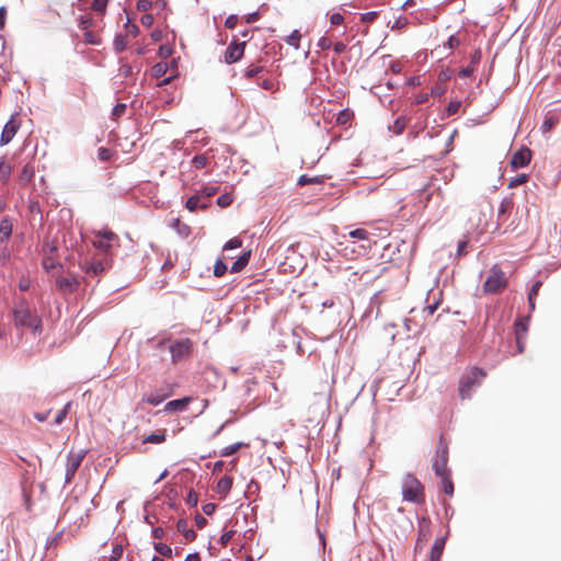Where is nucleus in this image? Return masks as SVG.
I'll return each mask as SVG.
<instances>
[{
	"label": "nucleus",
	"instance_id": "nucleus-1",
	"mask_svg": "<svg viewBox=\"0 0 561 561\" xmlns=\"http://www.w3.org/2000/svg\"><path fill=\"white\" fill-rule=\"evenodd\" d=\"M13 321L15 327L25 328L33 333L42 332V319L31 310L26 301H19L13 308Z\"/></svg>",
	"mask_w": 561,
	"mask_h": 561
},
{
	"label": "nucleus",
	"instance_id": "nucleus-2",
	"mask_svg": "<svg viewBox=\"0 0 561 561\" xmlns=\"http://www.w3.org/2000/svg\"><path fill=\"white\" fill-rule=\"evenodd\" d=\"M92 244L105 256L112 259V251L119 247V237L107 228L93 231Z\"/></svg>",
	"mask_w": 561,
	"mask_h": 561
},
{
	"label": "nucleus",
	"instance_id": "nucleus-3",
	"mask_svg": "<svg viewBox=\"0 0 561 561\" xmlns=\"http://www.w3.org/2000/svg\"><path fill=\"white\" fill-rule=\"evenodd\" d=\"M402 497L403 501L421 503L424 501V489L420 480L411 473L402 478Z\"/></svg>",
	"mask_w": 561,
	"mask_h": 561
},
{
	"label": "nucleus",
	"instance_id": "nucleus-4",
	"mask_svg": "<svg viewBox=\"0 0 561 561\" xmlns=\"http://www.w3.org/2000/svg\"><path fill=\"white\" fill-rule=\"evenodd\" d=\"M486 376L485 371L473 367L466 375L462 376L459 385V394L462 399L471 398L472 389L481 385Z\"/></svg>",
	"mask_w": 561,
	"mask_h": 561
},
{
	"label": "nucleus",
	"instance_id": "nucleus-5",
	"mask_svg": "<svg viewBox=\"0 0 561 561\" xmlns=\"http://www.w3.org/2000/svg\"><path fill=\"white\" fill-rule=\"evenodd\" d=\"M506 286L507 278L504 272L500 267L493 266L483 284V291L485 294H495Z\"/></svg>",
	"mask_w": 561,
	"mask_h": 561
},
{
	"label": "nucleus",
	"instance_id": "nucleus-6",
	"mask_svg": "<svg viewBox=\"0 0 561 561\" xmlns=\"http://www.w3.org/2000/svg\"><path fill=\"white\" fill-rule=\"evenodd\" d=\"M56 252L57 245L55 242L47 241L44 243L42 266L46 272L51 273L53 276L55 275V271L62 268V265L56 257Z\"/></svg>",
	"mask_w": 561,
	"mask_h": 561
},
{
	"label": "nucleus",
	"instance_id": "nucleus-7",
	"mask_svg": "<svg viewBox=\"0 0 561 561\" xmlns=\"http://www.w3.org/2000/svg\"><path fill=\"white\" fill-rule=\"evenodd\" d=\"M112 266L111 257L93 259L91 262L84 263L83 271L89 276H100Z\"/></svg>",
	"mask_w": 561,
	"mask_h": 561
},
{
	"label": "nucleus",
	"instance_id": "nucleus-8",
	"mask_svg": "<svg viewBox=\"0 0 561 561\" xmlns=\"http://www.w3.org/2000/svg\"><path fill=\"white\" fill-rule=\"evenodd\" d=\"M447 460L448 449L446 446L440 445L436 450V456L433 461V470L437 477L442 478L450 474L449 469L447 468Z\"/></svg>",
	"mask_w": 561,
	"mask_h": 561
},
{
	"label": "nucleus",
	"instance_id": "nucleus-9",
	"mask_svg": "<svg viewBox=\"0 0 561 561\" xmlns=\"http://www.w3.org/2000/svg\"><path fill=\"white\" fill-rule=\"evenodd\" d=\"M193 343L190 339L178 340L170 345V353L172 362L181 360L190 355L192 352Z\"/></svg>",
	"mask_w": 561,
	"mask_h": 561
},
{
	"label": "nucleus",
	"instance_id": "nucleus-10",
	"mask_svg": "<svg viewBox=\"0 0 561 561\" xmlns=\"http://www.w3.org/2000/svg\"><path fill=\"white\" fill-rule=\"evenodd\" d=\"M171 394H172L171 387L157 389L150 393L145 394L141 399V402L157 407L160 403H162L165 399H168Z\"/></svg>",
	"mask_w": 561,
	"mask_h": 561
},
{
	"label": "nucleus",
	"instance_id": "nucleus-11",
	"mask_svg": "<svg viewBox=\"0 0 561 561\" xmlns=\"http://www.w3.org/2000/svg\"><path fill=\"white\" fill-rule=\"evenodd\" d=\"M244 42L239 43L237 41H233L232 43H230L225 51V61L227 64H233L240 60L244 54Z\"/></svg>",
	"mask_w": 561,
	"mask_h": 561
},
{
	"label": "nucleus",
	"instance_id": "nucleus-12",
	"mask_svg": "<svg viewBox=\"0 0 561 561\" xmlns=\"http://www.w3.org/2000/svg\"><path fill=\"white\" fill-rule=\"evenodd\" d=\"M20 128V123L14 118L11 117L4 125L1 136H0V146L8 145L16 135L18 130Z\"/></svg>",
	"mask_w": 561,
	"mask_h": 561
},
{
	"label": "nucleus",
	"instance_id": "nucleus-13",
	"mask_svg": "<svg viewBox=\"0 0 561 561\" xmlns=\"http://www.w3.org/2000/svg\"><path fill=\"white\" fill-rule=\"evenodd\" d=\"M56 287L64 294H71L77 290L79 286V280L76 276H57L56 277Z\"/></svg>",
	"mask_w": 561,
	"mask_h": 561
},
{
	"label": "nucleus",
	"instance_id": "nucleus-14",
	"mask_svg": "<svg viewBox=\"0 0 561 561\" xmlns=\"http://www.w3.org/2000/svg\"><path fill=\"white\" fill-rule=\"evenodd\" d=\"M530 159L531 151L528 148L523 147L513 154L511 165L513 169L524 168L530 162Z\"/></svg>",
	"mask_w": 561,
	"mask_h": 561
},
{
	"label": "nucleus",
	"instance_id": "nucleus-15",
	"mask_svg": "<svg viewBox=\"0 0 561 561\" xmlns=\"http://www.w3.org/2000/svg\"><path fill=\"white\" fill-rule=\"evenodd\" d=\"M192 397H184L182 399H176L169 401L165 405L163 411L164 412H182L186 410L187 405L192 402Z\"/></svg>",
	"mask_w": 561,
	"mask_h": 561
},
{
	"label": "nucleus",
	"instance_id": "nucleus-16",
	"mask_svg": "<svg viewBox=\"0 0 561 561\" xmlns=\"http://www.w3.org/2000/svg\"><path fill=\"white\" fill-rule=\"evenodd\" d=\"M85 454L83 451L80 453H70L68 455L67 465L66 468L69 470H73L77 472L78 468L80 467Z\"/></svg>",
	"mask_w": 561,
	"mask_h": 561
},
{
	"label": "nucleus",
	"instance_id": "nucleus-17",
	"mask_svg": "<svg viewBox=\"0 0 561 561\" xmlns=\"http://www.w3.org/2000/svg\"><path fill=\"white\" fill-rule=\"evenodd\" d=\"M167 439V431L158 430L142 439L144 444H162Z\"/></svg>",
	"mask_w": 561,
	"mask_h": 561
},
{
	"label": "nucleus",
	"instance_id": "nucleus-18",
	"mask_svg": "<svg viewBox=\"0 0 561 561\" xmlns=\"http://www.w3.org/2000/svg\"><path fill=\"white\" fill-rule=\"evenodd\" d=\"M444 547H445V539L436 538V540L431 549V561H440Z\"/></svg>",
	"mask_w": 561,
	"mask_h": 561
},
{
	"label": "nucleus",
	"instance_id": "nucleus-19",
	"mask_svg": "<svg viewBox=\"0 0 561 561\" xmlns=\"http://www.w3.org/2000/svg\"><path fill=\"white\" fill-rule=\"evenodd\" d=\"M251 256V252H244L242 255H240L231 265V273H239L241 272L249 263Z\"/></svg>",
	"mask_w": 561,
	"mask_h": 561
},
{
	"label": "nucleus",
	"instance_id": "nucleus-20",
	"mask_svg": "<svg viewBox=\"0 0 561 561\" xmlns=\"http://www.w3.org/2000/svg\"><path fill=\"white\" fill-rule=\"evenodd\" d=\"M232 486V478L228 476H224L219 479L217 482L216 491L217 493L221 494L222 496H226Z\"/></svg>",
	"mask_w": 561,
	"mask_h": 561
},
{
	"label": "nucleus",
	"instance_id": "nucleus-21",
	"mask_svg": "<svg viewBox=\"0 0 561 561\" xmlns=\"http://www.w3.org/2000/svg\"><path fill=\"white\" fill-rule=\"evenodd\" d=\"M12 222L8 218H3L0 222V241L3 242L11 237Z\"/></svg>",
	"mask_w": 561,
	"mask_h": 561
},
{
	"label": "nucleus",
	"instance_id": "nucleus-22",
	"mask_svg": "<svg viewBox=\"0 0 561 561\" xmlns=\"http://www.w3.org/2000/svg\"><path fill=\"white\" fill-rule=\"evenodd\" d=\"M34 173H35L34 167L30 163H26L21 170V173L19 176L20 182L22 184H27L33 179Z\"/></svg>",
	"mask_w": 561,
	"mask_h": 561
},
{
	"label": "nucleus",
	"instance_id": "nucleus-23",
	"mask_svg": "<svg viewBox=\"0 0 561 561\" xmlns=\"http://www.w3.org/2000/svg\"><path fill=\"white\" fill-rule=\"evenodd\" d=\"M243 446H248L247 444L242 443V442H238V443H234L232 445H229V446H226L224 447L220 451H219V456L220 457H229V456H232L233 454H236L241 447Z\"/></svg>",
	"mask_w": 561,
	"mask_h": 561
},
{
	"label": "nucleus",
	"instance_id": "nucleus-24",
	"mask_svg": "<svg viewBox=\"0 0 561 561\" xmlns=\"http://www.w3.org/2000/svg\"><path fill=\"white\" fill-rule=\"evenodd\" d=\"M407 127V118L401 116V117H398L394 123L392 124V126H390V130L396 134V135H400L403 133L404 128Z\"/></svg>",
	"mask_w": 561,
	"mask_h": 561
},
{
	"label": "nucleus",
	"instance_id": "nucleus-25",
	"mask_svg": "<svg viewBox=\"0 0 561 561\" xmlns=\"http://www.w3.org/2000/svg\"><path fill=\"white\" fill-rule=\"evenodd\" d=\"M192 163L196 169H203L209 163V158L206 153L196 154L192 159Z\"/></svg>",
	"mask_w": 561,
	"mask_h": 561
},
{
	"label": "nucleus",
	"instance_id": "nucleus-26",
	"mask_svg": "<svg viewBox=\"0 0 561 561\" xmlns=\"http://www.w3.org/2000/svg\"><path fill=\"white\" fill-rule=\"evenodd\" d=\"M167 71H168L167 62H158L151 69L152 76L156 78H160V77L164 76L167 73Z\"/></svg>",
	"mask_w": 561,
	"mask_h": 561
},
{
	"label": "nucleus",
	"instance_id": "nucleus-27",
	"mask_svg": "<svg viewBox=\"0 0 561 561\" xmlns=\"http://www.w3.org/2000/svg\"><path fill=\"white\" fill-rule=\"evenodd\" d=\"M323 180L321 176H313V178H309L308 175L304 174L299 178L298 180V185L300 186H305L307 184H318V183H322Z\"/></svg>",
	"mask_w": 561,
	"mask_h": 561
},
{
	"label": "nucleus",
	"instance_id": "nucleus-28",
	"mask_svg": "<svg viewBox=\"0 0 561 561\" xmlns=\"http://www.w3.org/2000/svg\"><path fill=\"white\" fill-rule=\"evenodd\" d=\"M300 38H301V34L299 33V31L295 30L286 38V43L297 49L299 47Z\"/></svg>",
	"mask_w": 561,
	"mask_h": 561
},
{
	"label": "nucleus",
	"instance_id": "nucleus-29",
	"mask_svg": "<svg viewBox=\"0 0 561 561\" xmlns=\"http://www.w3.org/2000/svg\"><path fill=\"white\" fill-rule=\"evenodd\" d=\"M440 480H442L444 492L447 495H453V493H454V484H453V482L450 480V474L442 477Z\"/></svg>",
	"mask_w": 561,
	"mask_h": 561
},
{
	"label": "nucleus",
	"instance_id": "nucleus-30",
	"mask_svg": "<svg viewBox=\"0 0 561 561\" xmlns=\"http://www.w3.org/2000/svg\"><path fill=\"white\" fill-rule=\"evenodd\" d=\"M107 4L108 0H94L92 2V9L103 15L106 12Z\"/></svg>",
	"mask_w": 561,
	"mask_h": 561
},
{
	"label": "nucleus",
	"instance_id": "nucleus-31",
	"mask_svg": "<svg viewBox=\"0 0 561 561\" xmlns=\"http://www.w3.org/2000/svg\"><path fill=\"white\" fill-rule=\"evenodd\" d=\"M348 236L353 239L367 240L369 237V233L367 230L358 228V229H354V230L350 231Z\"/></svg>",
	"mask_w": 561,
	"mask_h": 561
},
{
	"label": "nucleus",
	"instance_id": "nucleus-32",
	"mask_svg": "<svg viewBox=\"0 0 561 561\" xmlns=\"http://www.w3.org/2000/svg\"><path fill=\"white\" fill-rule=\"evenodd\" d=\"M154 549L159 554L163 557H170L172 554L171 547L162 542L154 543Z\"/></svg>",
	"mask_w": 561,
	"mask_h": 561
},
{
	"label": "nucleus",
	"instance_id": "nucleus-33",
	"mask_svg": "<svg viewBox=\"0 0 561 561\" xmlns=\"http://www.w3.org/2000/svg\"><path fill=\"white\" fill-rule=\"evenodd\" d=\"M199 195H193L191 196L187 201H186V208L190 210V211H195L198 206H199Z\"/></svg>",
	"mask_w": 561,
	"mask_h": 561
},
{
	"label": "nucleus",
	"instance_id": "nucleus-34",
	"mask_svg": "<svg viewBox=\"0 0 561 561\" xmlns=\"http://www.w3.org/2000/svg\"><path fill=\"white\" fill-rule=\"evenodd\" d=\"M11 174V167L4 162V160L0 161V179L2 181H7Z\"/></svg>",
	"mask_w": 561,
	"mask_h": 561
},
{
	"label": "nucleus",
	"instance_id": "nucleus-35",
	"mask_svg": "<svg viewBox=\"0 0 561 561\" xmlns=\"http://www.w3.org/2000/svg\"><path fill=\"white\" fill-rule=\"evenodd\" d=\"M557 124V119L552 116H547L541 125L542 133L550 131L554 125Z\"/></svg>",
	"mask_w": 561,
	"mask_h": 561
},
{
	"label": "nucleus",
	"instance_id": "nucleus-36",
	"mask_svg": "<svg viewBox=\"0 0 561 561\" xmlns=\"http://www.w3.org/2000/svg\"><path fill=\"white\" fill-rule=\"evenodd\" d=\"M78 26L82 31H88L92 26V19L81 15L78 21Z\"/></svg>",
	"mask_w": 561,
	"mask_h": 561
},
{
	"label": "nucleus",
	"instance_id": "nucleus-37",
	"mask_svg": "<svg viewBox=\"0 0 561 561\" xmlns=\"http://www.w3.org/2000/svg\"><path fill=\"white\" fill-rule=\"evenodd\" d=\"M263 71V67L261 66H250L245 69L244 76L249 79L256 77L259 73Z\"/></svg>",
	"mask_w": 561,
	"mask_h": 561
},
{
	"label": "nucleus",
	"instance_id": "nucleus-38",
	"mask_svg": "<svg viewBox=\"0 0 561 561\" xmlns=\"http://www.w3.org/2000/svg\"><path fill=\"white\" fill-rule=\"evenodd\" d=\"M241 245H242V240L234 237L226 242V244L224 245V250L228 251V250H232V249H238Z\"/></svg>",
	"mask_w": 561,
	"mask_h": 561
},
{
	"label": "nucleus",
	"instance_id": "nucleus-39",
	"mask_svg": "<svg viewBox=\"0 0 561 561\" xmlns=\"http://www.w3.org/2000/svg\"><path fill=\"white\" fill-rule=\"evenodd\" d=\"M226 271L227 265L221 260H218L214 266V275L220 277L226 273Z\"/></svg>",
	"mask_w": 561,
	"mask_h": 561
},
{
	"label": "nucleus",
	"instance_id": "nucleus-40",
	"mask_svg": "<svg viewBox=\"0 0 561 561\" xmlns=\"http://www.w3.org/2000/svg\"><path fill=\"white\" fill-rule=\"evenodd\" d=\"M526 181H527L526 174L517 175L516 178H514L510 181L508 187H511V188L517 187V186L524 184Z\"/></svg>",
	"mask_w": 561,
	"mask_h": 561
},
{
	"label": "nucleus",
	"instance_id": "nucleus-41",
	"mask_svg": "<svg viewBox=\"0 0 561 561\" xmlns=\"http://www.w3.org/2000/svg\"><path fill=\"white\" fill-rule=\"evenodd\" d=\"M198 503V495L194 490H190L187 497H186V504L191 507L196 506Z\"/></svg>",
	"mask_w": 561,
	"mask_h": 561
},
{
	"label": "nucleus",
	"instance_id": "nucleus-42",
	"mask_svg": "<svg viewBox=\"0 0 561 561\" xmlns=\"http://www.w3.org/2000/svg\"><path fill=\"white\" fill-rule=\"evenodd\" d=\"M69 407H70V403H67L64 409L58 411V413L55 416V423L56 424H61L62 423V421L65 420V417H66V415L68 413Z\"/></svg>",
	"mask_w": 561,
	"mask_h": 561
},
{
	"label": "nucleus",
	"instance_id": "nucleus-43",
	"mask_svg": "<svg viewBox=\"0 0 561 561\" xmlns=\"http://www.w3.org/2000/svg\"><path fill=\"white\" fill-rule=\"evenodd\" d=\"M84 42L92 45H96L100 43L96 35L93 32H90L89 30L84 32Z\"/></svg>",
	"mask_w": 561,
	"mask_h": 561
},
{
	"label": "nucleus",
	"instance_id": "nucleus-44",
	"mask_svg": "<svg viewBox=\"0 0 561 561\" xmlns=\"http://www.w3.org/2000/svg\"><path fill=\"white\" fill-rule=\"evenodd\" d=\"M233 535H234L233 530L224 531V534L220 536V539H219L220 543L222 546H226L232 539Z\"/></svg>",
	"mask_w": 561,
	"mask_h": 561
},
{
	"label": "nucleus",
	"instance_id": "nucleus-45",
	"mask_svg": "<svg viewBox=\"0 0 561 561\" xmlns=\"http://www.w3.org/2000/svg\"><path fill=\"white\" fill-rule=\"evenodd\" d=\"M125 111H126V105L123 103H118L114 106V108L112 111V115L115 117H119L125 113Z\"/></svg>",
	"mask_w": 561,
	"mask_h": 561
},
{
	"label": "nucleus",
	"instance_id": "nucleus-46",
	"mask_svg": "<svg viewBox=\"0 0 561 561\" xmlns=\"http://www.w3.org/2000/svg\"><path fill=\"white\" fill-rule=\"evenodd\" d=\"M541 285H542L541 280H536L529 290L528 297L536 298L538 296Z\"/></svg>",
	"mask_w": 561,
	"mask_h": 561
},
{
	"label": "nucleus",
	"instance_id": "nucleus-47",
	"mask_svg": "<svg viewBox=\"0 0 561 561\" xmlns=\"http://www.w3.org/2000/svg\"><path fill=\"white\" fill-rule=\"evenodd\" d=\"M318 47L322 50H327L331 47V41L329 37H325V36H322L319 41H318Z\"/></svg>",
	"mask_w": 561,
	"mask_h": 561
},
{
	"label": "nucleus",
	"instance_id": "nucleus-48",
	"mask_svg": "<svg viewBox=\"0 0 561 561\" xmlns=\"http://www.w3.org/2000/svg\"><path fill=\"white\" fill-rule=\"evenodd\" d=\"M460 45V41L458 37H456L455 35H450L447 43H446V46L449 48V49H455L457 48L458 46Z\"/></svg>",
	"mask_w": 561,
	"mask_h": 561
},
{
	"label": "nucleus",
	"instance_id": "nucleus-49",
	"mask_svg": "<svg viewBox=\"0 0 561 561\" xmlns=\"http://www.w3.org/2000/svg\"><path fill=\"white\" fill-rule=\"evenodd\" d=\"M217 191H218V187H216V186H206L201 191V195H203L205 197H210V196L215 195L217 193Z\"/></svg>",
	"mask_w": 561,
	"mask_h": 561
},
{
	"label": "nucleus",
	"instance_id": "nucleus-50",
	"mask_svg": "<svg viewBox=\"0 0 561 561\" xmlns=\"http://www.w3.org/2000/svg\"><path fill=\"white\" fill-rule=\"evenodd\" d=\"M231 202H232V198L227 194L219 196L217 199L218 205L221 207H226V206L230 205Z\"/></svg>",
	"mask_w": 561,
	"mask_h": 561
},
{
	"label": "nucleus",
	"instance_id": "nucleus-51",
	"mask_svg": "<svg viewBox=\"0 0 561 561\" xmlns=\"http://www.w3.org/2000/svg\"><path fill=\"white\" fill-rule=\"evenodd\" d=\"M445 93V88L440 84H435L431 89V95L432 96H440Z\"/></svg>",
	"mask_w": 561,
	"mask_h": 561
},
{
	"label": "nucleus",
	"instance_id": "nucleus-52",
	"mask_svg": "<svg viewBox=\"0 0 561 561\" xmlns=\"http://www.w3.org/2000/svg\"><path fill=\"white\" fill-rule=\"evenodd\" d=\"M237 22H238V16L232 14L226 19L225 25L228 28H233L237 25Z\"/></svg>",
	"mask_w": 561,
	"mask_h": 561
},
{
	"label": "nucleus",
	"instance_id": "nucleus-53",
	"mask_svg": "<svg viewBox=\"0 0 561 561\" xmlns=\"http://www.w3.org/2000/svg\"><path fill=\"white\" fill-rule=\"evenodd\" d=\"M438 306H439V301H438V300H436V301H434L433 304L427 305V306L424 308V311H426L428 314H431V316H432V314H434V312L437 310Z\"/></svg>",
	"mask_w": 561,
	"mask_h": 561
},
{
	"label": "nucleus",
	"instance_id": "nucleus-54",
	"mask_svg": "<svg viewBox=\"0 0 561 561\" xmlns=\"http://www.w3.org/2000/svg\"><path fill=\"white\" fill-rule=\"evenodd\" d=\"M473 71H474L473 67L472 66H468V67L462 68L459 71V76L463 77V78L471 77Z\"/></svg>",
	"mask_w": 561,
	"mask_h": 561
},
{
	"label": "nucleus",
	"instance_id": "nucleus-55",
	"mask_svg": "<svg viewBox=\"0 0 561 561\" xmlns=\"http://www.w3.org/2000/svg\"><path fill=\"white\" fill-rule=\"evenodd\" d=\"M274 81L271 80V79H264L262 82H261V87L264 89V90H267V91H272L274 90Z\"/></svg>",
	"mask_w": 561,
	"mask_h": 561
},
{
	"label": "nucleus",
	"instance_id": "nucleus-56",
	"mask_svg": "<svg viewBox=\"0 0 561 561\" xmlns=\"http://www.w3.org/2000/svg\"><path fill=\"white\" fill-rule=\"evenodd\" d=\"M216 510V505L214 503H207L203 505V512L205 515H211Z\"/></svg>",
	"mask_w": 561,
	"mask_h": 561
},
{
	"label": "nucleus",
	"instance_id": "nucleus-57",
	"mask_svg": "<svg viewBox=\"0 0 561 561\" xmlns=\"http://www.w3.org/2000/svg\"><path fill=\"white\" fill-rule=\"evenodd\" d=\"M331 23L334 25H339L344 21V18L340 13H333L330 19Z\"/></svg>",
	"mask_w": 561,
	"mask_h": 561
},
{
	"label": "nucleus",
	"instance_id": "nucleus-58",
	"mask_svg": "<svg viewBox=\"0 0 561 561\" xmlns=\"http://www.w3.org/2000/svg\"><path fill=\"white\" fill-rule=\"evenodd\" d=\"M123 554V548L122 546H115L112 550V556L111 557H115V560H118Z\"/></svg>",
	"mask_w": 561,
	"mask_h": 561
},
{
	"label": "nucleus",
	"instance_id": "nucleus-59",
	"mask_svg": "<svg viewBox=\"0 0 561 561\" xmlns=\"http://www.w3.org/2000/svg\"><path fill=\"white\" fill-rule=\"evenodd\" d=\"M515 327H516V332L515 333L519 332V334L523 335V336L526 334L527 325L524 322H518V323H516Z\"/></svg>",
	"mask_w": 561,
	"mask_h": 561
},
{
	"label": "nucleus",
	"instance_id": "nucleus-60",
	"mask_svg": "<svg viewBox=\"0 0 561 561\" xmlns=\"http://www.w3.org/2000/svg\"><path fill=\"white\" fill-rule=\"evenodd\" d=\"M524 337L525 336L520 335L519 332L516 333V343H517V348H518L519 353H523V351H524V343H523Z\"/></svg>",
	"mask_w": 561,
	"mask_h": 561
},
{
	"label": "nucleus",
	"instance_id": "nucleus-61",
	"mask_svg": "<svg viewBox=\"0 0 561 561\" xmlns=\"http://www.w3.org/2000/svg\"><path fill=\"white\" fill-rule=\"evenodd\" d=\"M116 51H123L125 49V42L122 38H116L114 42Z\"/></svg>",
	"mask_w": 561,
	"mask_h": 561
},
{
	"label": "nucleus",
	"instance_id": "nucleus-62",
	"mask_svg": "<svg viewBox=\"0 0 561 561\" xmlns=\"http://www.w3.org/2000/svg\"><path fill=\"white\" fill-rule=\"evenodd\" d=\"M9 256H10V253H9L7 247H3L1 249V254H0L1 263L4 264L9 260Z\"/></svg>",
	"mask_w": 561,
	"mask_h": 561
},
{
	"label": "nucleus",
	"instance_id": "nucleus-63",
	"mask_svg": "<svg viewBox=\"0 0 561 561\" xmlns=\"http://www.w3.org/2000/svg\"><path fill=\"white\" fill-rule=\"evenodd\" d=\"M99 158L100 160H107L110 158V150L105 149V148H100L99 149Z\"/></svg>",
	"mask_w": 561,
	"mask_h": 561
},
{
	"label": "nucleus",
	"instance_id": "nucleus-64",
	"mask_svg": "<svg viewBox=\"0 0 561 561\" xmlns=\"http://www.w3.org/2000/svg\"><path fill=\"white\" fill-rule=\"evenodd\" d=\"M159 54L161 57L167 58L171 54V49L168 46H161L159 48Z\"/></svg>",
	"mask_w": 561,
	"mask_h": 561
}]
</instances>
